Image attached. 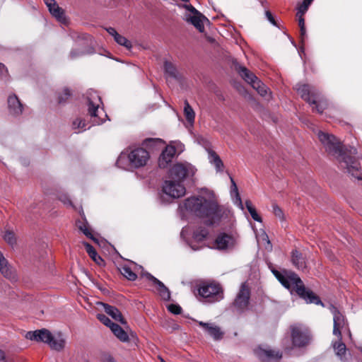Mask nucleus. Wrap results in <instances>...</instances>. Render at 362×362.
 <instances>
[{"label":"nucleus","mask_w":362,"mask_h":362,"mask_svg":"<svg viewBox=\"0 0 362 362\" xmlns=\"http://www.w3.org/2000/svg\"><path fill=\"white\" fill-rule=\"evenodd\" d=\"M165 73L168 77L177 79L178 74L176 67L169 62H165L164 63Z\"/></svg>","instance_id":"nucleus-30"},{"label":"nucleus","mask_w":362,"mask_h":362,"mask_svg":"<svg viewBox=\"0 0 362 362\" xmlns=\"http://www.w3.org/2000/svg\"><path fill=\"white\" fill-rule=\"evenodd\" d=\"M50 13L62 23H66V20L63 10L59 7L55 0H44Z\"/></svg>","instance_id":"nucleus-20"},{"label":"nucleus","mask_w":362,"mask_h":362,"mask_svg":"<svg viewBox=\"0 0 362 362\" xmlns=\"http://www.w3.org/2000/svg\"><path fill=\"white\" fill-rule=\"evenodd\" d=\"M180 211L191 213L198 217L206 218L207 225H212L220 220L221 211L214 194L203 190L200 195L186 199L179 206Z\"/></svg>","instance_id":"nucleus-1"},{"label":"nucleus","mask_w":362,"mask_h":362,"mask_svg":"<svg viewBox=\"0 0 362 362\" xmlns=\"http://www.w3.org/2000/svg\"><path fill=\"white\" fill-rule=\"evenodd\" d=\"M100 304L103 307L105 312L113 320L120 322L122 325H125L127 323L121 312L116 307L104 303H100Z\"/></svg>","instance_id":"nucleus-25"},{"label":"nucleus","mask_w":362,"mask_h":362,"mask_svg":"<svg viewBox=\"0 0 362 362\" xmlns=\"http://www.w3.org/2000/svg\"><path fill=\"white\" fill-rule=\"evenodd\" d=\"M8 107L10 114L15 116L21 115L23 112V105L16 95L8 96Z\"/></svg>","instance_id":"nucleus-24"},{"label":"nucleus","mask_w":362,"mask_h":362,"mask_svg":"<svg viewBox=\"0 0 362 362\" xmlns=\"http://www.w3.org/2000/svg\"><path fill=\"white\" fill-rule=\"evenodd\" d=\"M209 153V162L214 165L217 172H223L224 165L219 156L214 151L210 150Z\"/></svg>","instance_id":"nucleus-27"},{"label":"nucleus","mask_w":362,"mask_h":362,"mask_svg":"<svg viewBox=\"0 0 362 362\" xmlns=\"http://www.w3.org/2000/svg\"><path fill=\"white\" fill-rule=\"evenodd\" d=\"M78 227L81 231L83 233V234L91 240L96 241V239L93 237L91 232L89 230L87 223L79 222L78 224Z\"/></svg>","instance_id":"nucleus-36"},{"label":"nucleus","mask_w":362,"mask_h":362,"mask_svg":"<svg viewBox=\"0 0 362 362\" xmlns=\"http://www.w3.org/2000/svg\"><path fill=\"white\" fill-rule=\"evenodd\" d=\"M236 243L235 239L226 233H221L215 240V247L218 250H228L233 248Z\"/></svg>","instance_id":"nucleus-18"},{"label":"nucleus","mask_w":362,"mask_h":362,"mask_svg":"<svg viewBox=\"0 0 362 362\" xmlns=\"http://www.w3.org/2000/svg\"><path fill=\"white\" fill-rule=\"evenodd\" d=\"M83 245L86 247L87 253L89 255V256L91 258H93V257L95 258L97 257V252H96L95 250L94 249V247L91 245H90L88 243H84Z\"/></svg>","instance_id":"nucleus-42"},{"label":"nucleus","mask_w":362,"mask_h":362,"mask_svg":"<svg viewBox=\"0 0 362 362\" xmlns=\"http://www.w3.org/2000/svg\"><path fill=\"white\" fill-rule=\"evenodd\" d=\"M265 15H266V17L267 18V20L274 25H276V22L274 19V18L273 17L272 14L271 13L270 11H267L266 13H265Z\"/></svg>","instance_id":"nucleus-47"},{"label":"nucleus","mask_w":362,"mask_h":362,"mask_svg":"<svg viewBox=\"0 0 362 362\" xmlns=\"http://www.w3.org/2000/svg\"><path fill=\"white\" fill-rule=\"evenodd\" d=\"M339 341L334 344V348L336 350L337 354L339 356H344L346 353V345L341 342V339L339 338Z\"/></svg>","instance_id":"nucleus-37"},{"label":"nucleus","mask_w":362,"mask_h":362,"mask_svg":"<svg viewBox=\"0 0 362 362\" xmlns=\"http://www.w3.org/2000/svg\"><path fill=\"white\" fill-rule=\"evenodd\" d=\"M4 358H5L4 352L1 349H0V361L4 359Z\"/></svg>","instance_id":"nucleus-57"},{"label":"nucleus","mask_w":362,"mask_h":362,"mask_svg":"<svg viewBox=\"0 0 362 362\" xmlns=\"http://www.w3.org/2000/svg\"><path fill=\"white\" fill-rule=\"evenodd\" d=\"M71 95V91L68 88H64L62 95L59 96V103H62L65 102L66 100Z\"/></svg>","instance_id":"nucleus-45"},{"label":"nucleus","mask_w":362,"mask_h":362,"mask_svg":"<svg viewBox=\"0 0 362 362\" xmlns=\"http://www.w3.org/2000/svg\"><path fill=\"white\" fill-rule=\"evenodd\" d=\"M114 40H115V42L117 44L125 47L128 49L132 48V43H131V42L129 40H128L124 36L119 35V33L115 36Z\"/></svg>","instance_id":"nucleus-35"},{"label":"nucleus","mask_w":362,"mask_h":362,"mask_svg":"<svg viewBox=\"0 0 362 362\" xmlns=\"http://www.w3.org/2000/svg\"><path fill=\"white\" fill-rule=\"evenodd\" d=\"M4 240L11 245L16 243V236L13 231L6 230L4 235Z\"/></svg>","instance_id":"nucleus-38"},{"label":"nucleus","mask_w":362,"mask_h":362,"mask_svg":"<svg viewBox=\"0 0 362 362\" xmlns=\"http://www.w3.org/2000/svg\"><path fill=\"white\" fill-rule=\"evenodd\" d=\"M168 310L173 314H180L182 311V308L180 305L175 304H170L168 306Z\"/></svg>","instance_id":"nucleus-44"},{"label":"nucleus","mask_w":362,"mask_h":362,"mask_svg":"<svg viewBox=\"0 0 362 362\" xmlns=\"http://www.w3.org/2000/svg\"><path fill=\"white\" fill-rule=\"evenodd\" d=\"M318 138L325 151L337 159L341 168L346 170V173L352 177L362 180V169L360 163L352 156V153L356 152V149L349 151L344 149L341 144L332 134L320 132Z\"/></svg>","instance_id":"nucleus-2"},{"label":"nucleus","mask_w":362,"mask_h":362,"mask_svg":"<svg viewBox=\"0 0 362 362\" xmlns=\"http://www.w3.org/2000/svg\"><path fill=\"white\" fill-rule=\"evenodd\" d=\"M255 354L262 361L279 360L282 355L279 351L258 348Z\"/></svg>","instance_id":"nucleus-22"},{"label":"nucleus","mask_w":362,"mask_h":362,"mask_svg":"<svg viewBox=\"0 0 362 362\" xmlns=\"http://www.w3.org/2000/svg\"><path fill=\"white\" fill-rule=\"evenodd\" d=\"M163 192L172 198H180L186 193V189L181 182L171 179L163 185Z\"/></svg>","instance_id":"nucleus-15"},{"label":"nucleus","mask_w":362,"mask_h":362,"mask_svg":"<svg viewBox=\"0 0 362 362\" xmlns=\"http://www.w3.org/2000/svg\"><path fill=\"white\" fill-rule=\"evenodd\" d=\"M209 232L207 229L199 228L194 232L193 240L198 243H202L206 238Z\"/></svg>","instance_id":"nucleus-32"},{"label":"nucleus","mask_w":362,"mask_h":362,"mask_svg":"<svg viewBox=\"0 0 362 362\" xmlns=\"http://www.w3.org/2000/svg\"><path fill=\"white\" fill-rule=\"evenodd\" d=\"M97 317L103 324L109 327L110 329H111L112 325L115 324L104 314H98Z\"/></svg>","instance_id":"nucleus-41"},{"label":"nucleus","mask_w":362,"mask_h":362,"mask_svg":"<svg viewBox=\"0 0 362 362\" xmlns=\"http://www.w3.org/2000/svg\"><path fill=\"white\" fill-rule=\"evenodd\" d=\"M4 72H7V69L4 64L0 63V74H2Z\"/></svg>","instance_id":"nucleus-54"},{"label":"nucleus","mask_w":362,"mask_h":362,"mask_svg":"<svg viewBox=\"0 0 362 362\" xmlns=\"http://www.w3.org/2000/svg\"><path fill=\"white\" fill-rule=\"evenodd\" d=\"M146 141H153V142H160L165 143L161 139H148Z\"/></svg>","instance_id":"nucleus-55"},{"label":"nucleus","mask_w":362,"mask_h":362,"mask_svg":"<svg viewBox=\"0 0 362 362\" xmlns=\"http://www.w3.org/2000/svg\"><path fill=\"white\" fill-rule=\"evenodd\" d=\"M199 295L206 302L215 303L223 298V289L215 282H204L199 285Z\"/></svg>","instance_id":"nucleus-9"},{"label":"nucleus","mask_w":362,"mask_h":362,"mask_svg":"<svg viewBox=\"0 0 362 362\" xmlns=\"http://www.w3.org/2000/svg\"><path fill=\"white\" fill-rule=\"evenodd\" d=\"M199 325L201 326L204 330L214 338L215 340H219L223 337V332L221 331L220 327L213 323H207L199 321Z\"/></svg>","instance_id":"nucleus-23"},{"label":"nucleus","mask_w":362,"mask_h":362,"mask_svg":"<svg viewBox=\"0 0 362 362\" xmlns=\"http://www.w3.org/2000/svg\"><path fill=\"white\" fill-rule=\"evenodd\" d=\"M148 152L143 148H136L122 152L117 160V165L124 170L139 168L146 165Z\"/></svg>","instance_id":"nucleus-5"},{"label":"nucleus","mask_w":362,"mask_h":362,"mask_svg":"<svg viewBox=\"0 0 362 362\" xmlns=\"http://www.w3.org/2000/svg\"><path fill=\"white\" fill-rule=\"evenodd\" d=\"M236 70L246 82L250 83L253 88L257 90L260 95L266 96L268 94V88L249 69L245 66L237 65Z\"/></svg>","instance_id":"nucleus-10"},{"label":"nucleus","mask_w":362,"mask_h":362,"mask_svg":"<svg viewBox=\"0 0 362 362\" xmlns=\"http://www.w3.org/2000/svg\"><path fill=\"white\" fill-rule=\"evenodd\" d=\"M102 362H115V361L110 355L105 354L103 356Z\"/></svg>","instance_id":"nucleus-49"},{"label":"nucleus","mask_w":362,"mask_h":362,"mask_svg":"<svg viewBox=\"0 0 362 362\" xmlns=\"http://www.w3.org/2000/svg\"><path fill=\"white\" fill-rule=\"evenodd\" d=\"M111 331L115 336L122 342H127L129 340L127 333L117 324L112 325Z\"/></svg>","instance_id":"nucleus-28"},{"label":"nucleus","mask_w":362,"mask_h":362,"mask_svg":"<svg viewBox=\"0 0 362 362\" xmlns=\"http://www.w3.org/2000/svg\"><path fill=\"white\" fill-rule=\"evenodd\" d=\"M271 271L285 288L288 289L291 287L295 288L297 294L304 299L306 303L322 305L317 296L305 288L303 281L296 273L286 270L281 272L275 269H272Z\"/></svg>","instance_id":"nucleus-4"},{"label":"nucleus","mask_w":362,"mask_h":362,"mask_svg":"<svg viewBox=\"0 0 362 362\" xmlns=\"http://www.w3.org/2000/svg\"><path fill=\"white\" fill-rule=\"evenodd\" d=\"M291 338L293 345L296 347H303L310 341V335L307 328L302 325L291 327Z\"/></svg>","instance_id":"nucleus-14"},{"label":"nucleus","mask_w":362,"mask_h":362,"mask_svg":"<svg viewBox=\"0 0 362 362\" xmlns=\"http://www.w3.org/2000/svg\"><path fill=\"white\" fill-rule=\"evenodd\" d=\"M6 259L3 257V255L1 254V252H0V263L5 261Z\"/></svg>","instance_id":"nucleus-58"},{"label":"nucleus","mask_w":362,"mask_h":362,"mask_svg":"<svg viewBox=\"0 0 362 362\" xmlns=\"http://www.w3.org/2000/svg\"><path fill=\"white\" fill-rule=\"evenodd\" d=\"M250 295V288L246 283H243L234 302V306L239 312H242L247 308Z\"/></svg>","instance_id":"nucleus-16"},{"label":"nucleus","mask_w":362,"mask_h":362,"mask_svg":"<svg viewBox=\"0 0 362 362\" xmlns=\"http://www.w3.org/2000/svg\"><path fill=\"white\" fill-rule=\"evenodd\" d=\"M291 262L298 269L303 270L306 268L304 257L302 256V254L296 250H293L291 252Z\"/></svg>","instance_id":"nucleus-26"},{"label":"nucleus","mask_w":362,"mask_h":362,"mask_svg":"<svg viewBox=\"0 0 362 362\" xmlns=\"http://www.w3.org/2000/svg\"><path fill=\"white\" fill-rule=\"evenodd\" d=\"M245 206H246L247 211H249V213L250 214L252 218L255 221H258V222H262L261 217L257 213L256 209L254 208V206H252V204L250 201L247 200L245 202Z\"/></svg>","instance_id":"nucleus-34"},{"label":"nucleus","mask_w":362,"mask_h":362,"mask_svg":"<svg viewBox=\"0 0 362 362\" xmlns=\"http://www.w3.org/2000/svg\"><path fill=\"white\" fill-rule=\"evenodd\" d=\"M182 6L187 11L184 19L192 24L199 32H203L204 30V22L208 21V19L191 4H184Z\"/></svg>","instance_id":"nucleus-12"},{"label":"nucleus","mask_w":362,"mask_h":362,"mask_svg":"<svg viewBox=\"0 0 362 362\" xmlns=\"http://www.w3.org/2000/svg\"><path fill=\"white\" fill-rule=\"evenodd\" d=\"M296 90L300 97L309 104L314 105L316 111L322 113L327 107V103L324 100L320 93L314 87L308 84H297Z\"/></svg>","instance_id":"nucleus-6"},{"label":"nucleus","mask_w":362,"mask_h":362,"mask_svg":"<svg viewBox=\"0 0 362 362\" xmlns=\"http://www.w3.org/2000/svg\"><path fill=\"white\" fill-rule=\"evenodd\" d=\"M305 38H306L305 27L300 28V42L303 45L304 44Z\"/></svg>","instance_id":"nucleus-46"},{"label":"nucleus","mask_w":362,"mask_h":362,"mask_svg":"<svg viewBox=\"0 0 362 362\" xmlns=\"http://www.w3.org/2000/svg\"><path fill=\"white\" fill-rule=\"evenodd\" d=\"M145 276L149 281L152 282L153 285L156 286V290L163 300H169L170 299V292L163 282H161L150 273H146Z\"/></svg>","instance_id":"nucleus-19"},{"label":"nucleus","mask_w":362,"mask_h":362,"mask_svg":"<svg viewBox=\"0 0 362 362\" xmlns=\"http://www.w3.org/2000/svg\"><path fill=\"white\" fill-rule=\"evenodd\" d=\"M107 32L110 35H112L114 38L115 37V36L118 34V33L116 31V30L113 28H108L106 29Z\"/></svg>","instance_id":"nucleus-52"},{"label":"nucleus","mask_w":362,"mask_h":362,"mask_svg":"<svg viewBox=\"0 0 362 362\" xmlns=\"http://www.w3.org/2000/svg\"><path fill=\"white\" fill-rule=\"evenodd\" d=\"M139 266L134 262H128L120 265V273L128 280L135 281L137 275L135 272Z\"/></svg>","instance_id":"nucleus-21"},{"label":"nucleus","mask_w":362,"mask_h":362,"mask_svg":"<svg viewBox=\"0 0 362 362\" xmlns=\"http://www.w3.org/2000/svg\"><path fill=\"white\" fill-rule=\"evenodd\" d=\"M92 259L98 265H102L104 263V260L98 255L96 257H93Z\"/></svg>","instance_id":"nucleus-53"},{"label":"nucleus","mask_w":362,"mask_h":362,"mask_svg":"<svg viewBox=\"0 0 362 362\" xmlns=\"http://www.w3.org/2000/svg\"><path fill=\"white\" fill-rule=\"evenodd\" d=\"M330 311L333 315L334 320L333 334L341 339V329H342L346 325L345 317L342 313H341L338 309L333 305L330 307Z\"/></svg>","instance_id":"nucleus-17"},{"label":"nucleus","mask_w":362,"mask_h":362,"mask_svg":"<svg viewBox=\"0 0 362 362\" xmlns=\"http://www.w3.org/2000/svg\"><path fill=\"white\" fill-rule=\"evenodd\" d=\"M84 54V52H76L75 50H72L71 52H70V57L71 59H74L77 57H79V56H81Z\"/></svg>","instance_id":"nucleus-51"},{"label":"nucleus","mask_w":362,"mask_h":362,"mask_svg":"<svg viewBox=\"0 0 362 362\" xmlns=\"http://www.w3.org/2000/svg\"><path fill=\"white\" fill-rule=\"evenodd\" d=\"M272 208H273V213L277 217L279 218L280 220H284V213L281 210V209H280L279 207V206H277L276 204H273L272 205Z\"/></svg>","instance_id":"nucleus-43"},{"label":"nucleus","mask_w":362,"mask_h":362,"mask_svg":"<svg viewBox=\"0 0 362 362\" xmlns=\"http://www.w3.org/2000/svg\"><path fill=\"white\" fill-rule=\"evenodd\" d=\"M184 150V145L180 141H173L163 151L158 159V165L160 168H165L171 163L177 153Z\"/></svg>","instance_id":"nucleus-11"},{"label":"nucleus","mask_w":362,"mask_h":362,"mask_svg":"<svg viewBox=\"0 0 362 362\" xmlns=\"http://www.w3.org/2000/svg\"><path fill=\"white\" fill-rule=\"evenodd\" d=\"M190 247L193 250H199L201 248V246L199 247H195L194 245H193L192 243H190Z\"/></svg>","instance_id":"nucleus-56"},{"label":"nucleus","mask_w":362,"mask_h":362,"mask_svg":"<svg viewBox=\"0 0 362 362\" xmlns=\"http://www.w3.org/2000/svg\"><path fill=\"white\" fill-rule=\"evenodd\" d=\"M25 338L30 340L47 343L51 349L57 351L62 350L65 345V341L60 333H58L57 335H52L46 329L28 332L25 334Z\"/></svg>","instance_id":"nucleus-7"},{"label":"nucleus","mask_w":362,"mask_h":362,"mask_svg":"<svg viewBox=\"0 0 362 362\" xmlns=\"http://www.w3.org/2000/svg\"><path fill=\"white\" fill-rule=\"evenodd\" d=\"M184 115L186 120L192 125L194 122L195 112L190 106L187 100H185L184 103Z\"/></svg>","instance_id":"nucleus-29"},{"label":"nucleus","mask_w":362,"mask_h":362,"mask_svg":"<svg viewBox=\"0 0 362 362\" xmlns=\"http://www.w3.org/2000/svg\"><path fill=\"white\" fill-rule=\"evenodd\" d=\"M60 200L66 205L71 206V200L66 197L65 195L62 196L60 197Z\"/></svg>","instance_id":"nucleus-50"},{"label":"nucleus","mask_w":362,"mask_h":362,"mask_svg":"<svg viewBox=\"0 0 362 362\" xmlns=\"http://www.w3.org/2000/svg\"><path fill=\"white\" fill-rule=\"evenodd\" d=\"M0 272L7 279H15V274L12 269L8 266L6 260L0 263Z\"/></svg>","instance_id":"nucleus-31"},{"label":"nucleus","mask_w":362,"mask_h":362,"mask_svg":"<svg viewBox=\"0 0 362 362\" xmlns=\"http://www.w3.org/2000/svg\"><path fill=\"white\" fill-rule=\"evenodd\" d=\"M230 180H231V183H232V189H231V193L233 192H235V196H236V202H238V205L241 207V209H243V204H242V201H241V199L240 197V195H239V193H238V187L236 186V184L235 182V181L233 180V179L230 177Z\"/></svg>","instance_id":"nucleus-39"},{"label":"nucleus","mask_w":362,"mask_h":362,"mask_svg":"<svg viewBox=\"0 0 362 362\" xmlns=\"http://www.w3.org/2000/svg\"><path fill=\"white\" fill-rule=\"evenodd\" d=\"M194 168L189 163H176L169 171V176L171 179L182 182L183 180L194 174Z\"/></svg>","instance_id":"nucleus-13"},{"label":"nucleus","mask_w":362,"mask_h":362,"mask_svg":"<svg viewBox=\"0 0 362 362\" xmlns=\"http://www.w3.org/2000/svg\"><path fill=\"white\" fill-rule=\"evenodd\" d=\"M271 271L285 288L288 289L291 287L295 288L297 294L304 299L306 303L322 305L317 296L305 288L303 281L296 273L286 270L281 272L275 269H272Z\"/></svg>","instance_id":"nucleus-3"},{"label":"nucleus","mask_w":362,"mask_h":362,"mask_svg":"<svg viewBox=\"0 0 362 362\" xmlns=\"http://www.w3.org/2000/svg\"><path fill=\"white\" fill-rule=\"evenodd\" d=\"M88 101V110L93 125H99L103 123L107 117L104 110L100 107L102 100L98 93L93 90L86 93Z\"/></svg>","instance_id":"nucleus-8"},{"label":"nucleus","mask_w":362,"mask_h":362,"mask_svg":"<svg viewBox=\"0 0 362 362\" xmlns=\"http://www.w3.org/2000/svg\"><path fill=\"white\" fill-rule=\"evenodd\" d=\"M72 128L75 130V133L78 134L87 129L85 121L81 119H76L73 122ZM89 129V127H88Z\"/></svg>","instance_id":"nucleus-33"},{"label":"nucleus","mask_w":362,"mask_h":362,"mask_svg":"<svg viewBox=\"0 0 362 362\" xmlns=\"http://www.w3.org/2000/svg\"><path fill=\"white\" fill-rule=\"evenodd\" d=\"M303 15L304 14H302V13H299V15L297 14V16L298 18V25L300 28L305 27Z\"/></svg>","instance_id":"nucleus-48"},{"label":"nucleus","mask_w":362,"mask_h":362,"mask_svg":"<svg viewBox=\"0 0 362 362\" xmlns=\"http://www.w3.org/2000/svg\"><path fill=\"white\" fill-rule=\"evenodd\" d=\"M313 1V0H303L298 7V15H299V13L305 14Z\"/></svg>","instance_id":"nucleus-40"}]
</instances>
